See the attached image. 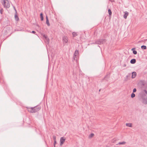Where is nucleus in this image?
I'll use <instances>...</instances> for the list:
<instances>
[{
    "instance_id": "obj_1",
    "label": "nucleus",
    "mask_w": 147,
    "mask_h": 147,
    "mask_svg": "<svg viewBox=\"0 0 147 147\" xmlns=\"http://www.w3.org/2000/svg\"><path fill=\"white\" fill-rule=\"evenodd\" d=\"M27 110L31 113H35L40 110L41 107L40 106H37L34 107H27Z\"/></svg>"
},
{
    "instance_id": "obj_2",
    "label": "nucleus",
    "mask_w": 147,
    "mask_h": 147,
    "mask_svg": "<svg viewBox=\"0 0 147 147\" xmlns=\"http://www.w3.org/2000/svg\"><path fill=\"white\" fill-rule=\"evenodd\" d=\"M2 4L5 8H8L10 7V4L7 0H3Z\"/></svg>"
},
{
    "instance_id": "obj_3",
    "label": "nucleus",
    "mask_w": 147,
    "mask_h": 147,
    "mask_svg": "<svg viewBox=\"0 0 147 147\" xmlns=\"http://www.w3.org/2000/svg\"><path fill=\"white\" fill-rule=\"evenodd\" d=\"M63 43L65 45H67L68 44V40L67 37L66 36H64L63 38Z\"/></svg>"
},
{
    "instance_id": "obj_4",
    "label": "nucleus",
    "mask_w": 147,
    "mask_h": 147,
    "mask_svg": "<svg viewBox=\"0 0 147 147\" xmlns=\"http://www.w3.org/2000/svg\"><path fill=\"white\" fill-rule=\"evenodd\" d=\"M79 56V52L78 50H76L74 54V59L76 61H77L78 58Z\"/></svg>"
},
{
    "instance_id": "obj_5",
    "label": "nucleus",
    "mask_w": 147,
    "mask_h": 147,
    "mask_svg": "<svg viewBox=\"0 0 147 147\" xmlns=\"http://www.w3.org/2000/svg\"><path fill=\"white\" fill-rule=\"evenodd\" d=\"M105 40V39H98L96 41L95 43L98 45H100L103 44Z\"/></svg>"
},
{
    "instance_id": "obj_6",
    "label": "nucleus",
    "mask_w": 147,
    "mask_h": 147,
    "mask_svg": "<svg viewBox=\"0 0 147 147\" xmlns=\"http://www.w3.org/2000/svg\"><path fill=\"white\" fill-rule=\"evenodd\" d=\"M66 140L65 138L64 137H62L60 139V145H62L65 142V141Z\"/></svg>"
},
{
    "instance_id": "obj_7",
    "label": "nucleus",
    "mask_w": 147,
    "mask_h": 147,
    "mask_svg": "<svg viewBox=\"0 0 147 147\" xmlns=\"http://www.w3.org/2000/svg\"><path fill=\"white\" fill-rule=\"evenodd\" d=\"M15 18L16 21H18L19 20V18L17 15V12L16 11L15 15Z\"/></svg>"
},
{
    "instance_id": "obj_8",
    "label": "nucleus",
    "mask_w": 147,
    "mask_h": 147,
    "mask_svg": "<svg viewBox=\"0 0 147 147\" xmlns=\"http://www.w3.org/2000/svg\"><path fill=\"white\" fill-rule=\"evenodd\" d=\"M129 15V13L127 11H125V14L124 15L123 17L124 18L126 19L127 18V16Z\"/></svg>"
},
{
    "instance_id": "obj_9",
    "label": "nucleus",
    "mask_w": 147,
    "mask_h": 147,
    "mask_svg": "<svg viewBox=\"0 0 147 147\" xmlns=\"http://www.w3.org/2000/svg\"><path fill=\"white\" fill-rule=\"evenodd\" d=\"M136 75V73L135 72H133L132 73V78H135Z\"/></svg>"
},
{
    "instance_id": "obj_10",
    "label": "nucleus",
    "mask_w": 147,
    "mask_h": 147,
    "mask_svg": "<svg viewBox=\"0 0 147 147\" xmlns=\"http://www.w3.org/2000/svg\"><path fill=\"white\" fill-rule=\"evenodd\" d=\"M46 24H47V25L48 26H49L50 25V24L49 22L48 17L47 16H46Z\"/></svg>"
},
{
    "instance_id": "obj_11",
    "label": "nucleus",
    "mask_w": 147,
    "mask_h": 147,
    "mask_svg": "<svg viewBox=\"0 0 147 147\" xmlns=\"http://www.w3.org/2000/svg\"><path fill=\"white\" fill-rule=\"evenodd\" d=\"M130 63L131 64H134L136 62V60L135 59H132L130 61Z\"/></svg>"
},
{
    "instance_id": "obj_12",
    "label": "nucleus",
    "mask_w": 147,
    "mask_h": 147,
    "mask_svg": "<svg viewBox=\"0 0 147 147\" xmlns=\"http://www.w3.org/2000/svg\"><path fill=\"white\" fill-rule=\"evenodd\" d=\"M136 49L135 48H133L131 49L132 51H133V53L134 54L136 55L137 53V52L136 51L134 50L135 49Z\"/></svg>"
},
{
    "instance_id": "obj_13",
    "label": "nucleus",
    "mask_w": 147,
    "mask_h": 147,
    "mask_svg": "<svg viewBox=\"0 0 147 147\" xmlns=\"http://www.w3.org/2000/svg\"><path fill=\"white\" fill-rule=\"evenodd\" d=\"M126 125L129 127H132V124L131 123H126Z\"/></svg>"
},
{
    "instance_id": "obj_14",
    "label": "nucleus",
    "mask_w": 147,
    "mask_h": 147,
    "mask_svg": "<svg viewBox=\"0 0 147 147\" xmlns=\"http://www.w3.org/2000/svg\"><path fill=\"white\" fill-rule=\"evenodd\" d=\"M40 18L41 19V21H43V13H40Z\"/></svg>"
},
{
    "instance_id": "obj_15",
    "label": "nucleus",
    "mask_w": 147,
    "mask_h": 147,
    "mask_svg": "<svg viewBox=\"0 0 147 147\" xmlns=\"http://www.w3.org/2000/svg\"><path fill=\"white\" fill-rule=\"evenodd\" d=\"M126 143V142L124 141L122 142H119L118 144H117V145L124 144Z\"/></svg>"
},
{
    "instance_id": "obj_16",
    "label": "nucleus",
    "mask_w": 147,
    "mask_h": 147,
    "mask_svg": "<svg viewBox=\"0 0 147 147\" xmlns=\"http://www.w3.org/2000/svg\"><path fill=\"white\" fill-rule=\"evenodd\" d=\"M143 103L145 104H147V99H144L143 100Z\"/></svg>"
},
{
    "instance_id": "obj_17",
    "label": "nucleus",
    "mask_w": 147,
    "mask_h": 147,
    "mask_svg": "<svg viewBox=\"0 0 147 147\" xmlns=\"http://www.w3.org/2000/svg\"><path fill=\"white\" fill-rule=\"evenodd\" d=\"M72 35L74 37H75L76 36H77V33L76 32H74L72 33Z\"/></svg>"
},
{
    "instance_id": "obj_18",
    "label": "nucleus",
    "mask_w": 147,
    "mask_h": 147,
    "mask_svg": "<svg viewBox=\"0 0 147 147\" xmlns=\"http://www.w3.org/2000/svg\"><path fill=\"white\" fill-rule=\"evenodd\" d=\"M141 48L143 49H146V47L144 45L141 46Z\"/></svg>"
},
{
    "instance_id": "obj_19",
    "label": "nucleus",
    "mask_w": 147,
    "mask_h": 147,
    "mask_svg": "<svg viewBox=\"0 0 147 147\" xmlns=\"http://www.w3.org/2000/svg\"><path fill=\"white\" fill-rule=\"evenodd\" d=\"M94 134H93V133L91 134L89 136V138H92L94 136Z\"/></svg>"
},
{
    "instance_id": "obj_20",
    "label": "nucleus",
    "mask_w": 147,
    "mask_h": 147,
    "mask_svg": "<svg viewBox=\"0 0 147 147\" xmlns=\"http://www.w3.org/2000/svg\"><path fill=\"white\" fill-rule=\"evenodd\" d=\"M108 11L109 14V15L111 16L112 14V12L111 10H110V9H109Z\"/></svg>"
},
{
    "instance_id": "obj_21",
    "label": "nucleus",
    "mask_w": 147,
    "mask_h": 147,
    "mask_svg": "<svg viewBox=\"0 0 147 147\" xmlns=\"http://www.w3.org/2000/svg\"><path fill=\"white\" fill-rule=\"evenodd\" d=\"M135 96V95L134 93H133L131 94V97L132 98H134Z\"/></svg>"
},
{
    "instance_id": "obj_22",
    "label": "nucleus",
    "mask_w": 147,
    "mask_h": 147,
    "mask_svg": "<svg viewBox=\"0 0 147 147\" xmlns=\"http://www.w3.org/2000/svg\"><path fill=\"white\" fill-rule=\"evenodd\" d=\"M53 140H54V141H56V137L55 136H53Z\"/></svg>"
},
{
    "instance_id": "obj_23",
    "label": "nucleus",
    "mask_w": 147,
    "mask_h": 147,
    "mask_svg": "<svg viewBox=\"0 0 147 147\" xmlns=\"http://www.w3.org/2000/svg\"><path fill=\"white\" fill-rule=\"evenodd\" d=\"M44 37L45 38L47 39V41L48 42H49V39H48V38H47V37L46 36H45V35H44Z\"/></svg>"
},
{
    "instance_id": "obj_24",
    "label": "nucleus",
    "mask_w": 147,
    "mask_h": 147,
    "mask_svg": "<svg viewBox=\"0 0 147 147\" xmlns=\"http://www.w3.org/2000/svg\"><path fill=\"white\" fill-rule=\"evenodd\" d=\"M136 91V88H134V89L133 90V92H135Z\"/></svg>"
},
{
    "instance_id": "obj_25",
    "label": "nucleus",
    "mask_w": 147,
    "mask_h": 147,
    "mask_svg": "<svg viewBox=\"0 0 147 147\" xmlns=\"http://www.w3.org/2000/svg\"><path fill=\"white\" fill-rule=\"evenodd\" d=\"M3 9H1L0 10L1 13L2 14L3 12Z\"/></svg>"
},
{
    "instance_id": "obj_26",
    "label": "nucleus",
    "mask_w": 147,
    "mask_h": 147,
    "mask_svg": "<svg viewBox=\"0 0 147 147\" xmlns=\"http://www.w3.org/2000/svg\"><path fill=\"white\" fill-rule=\"evenodd\" d=\"M54 141V147H55V144H56V141Z\"/></svg>"
},
{
    "instance_id": "obj_27",
    "label": "nucleus",
    "mask_w": 147,
    "mask_h": 147,
    "mask_svg": "<svg viewBox=\"0 0 147 147\" xmlns=\"http://www.w3.org/2000/svg\"><path fill=\"white\" fill-rule=\"evenodd\" d=\"M110 1L112 2H115L114 0H109Z\"/></svg>"
},
{
    "instance_id": "obj_28",
    "label": "nucleus",
    "mask_w": 147,
    "mask_h": 147,
    "mask_svg": "<svg viewBox=\"0 0 147 147\" xmlns=\"http://www.w3.org/2000/svg\"><path fill=\"white\" fill-rule=\"evenodd\" d=\"M13 8L14 10H15L16 12V11H16V8H15V7L14 6H13Z\"/></svg>"
},
{
    "instance_id": "obj_29",
    "label": "nucleus",
    "mask_w": 147,
    "mask_h": 147,
    "mask_svg": "<svg viewBox=\"0 0 147 147\" xmlns=\"http://www.w3.org/2000/svg\"><path fill=\"white\" fill-rule=\"evenodd\" d=\"M32 33L33 34H35L36 33V32L34 31H32Z\"/></svg>"
},
{
    "instance_id": "obj_30",
    "label": "nucleus",
    "mask_w": 147,
    "mask_h": 147,
    "mask_svg": "<svg viewBox=\"0 0 147 147\" xmlns=\"http://www.w3.org/2000/svg\"><path fill=\"white\" fill-rule=\"evenodd\" d=\"M144 92H145V93L147 94V91L145 90H144Z\"/></svg>"
},
{
    "instance_id": "obj_31",
    "label": "nucleus",
    "mask_w": 147,
    "mask_h": 147,
    "mask_svg": "<svg viewBox=\"0 0 147 147\" xmlns=\"http://www.w3.org/2000/svg\"><path fill=\"white\" fill-rule=\"evenodd\" d=\"M126 66V64H124L123 65V67H125Z\"/></svg>"
},
{
    "instance_id": "obj_32",
    "label": "nucleus",
    "mask_w": 147,
    "mask_h": 147,
    "mask_svg": "<svg viewBox=\"0 0 147 147\" xmlns=\"http://www.w3.org/2000/svg\"><path fill=\"white\" fill-rule=\"evenodd\" d=\"M112 142H113V143H114V142L113 141V140H112Z\"/></svg>"
},
{
    "instance_id": "obj_33",
    "label": "nucleus",
    "mask_w": 147,
    "mask_h": 147,
    "mask_svg": "<svg viewBox=\"0 0 147 147\" xmlns=\"http://www.w3.org/2000/svg\"><path fill=\"white\" fill-rule=\"evenodd\" d=\"M147 40V39H146V40H145V41H146V40Z\"/></svg>"
}]
</instances>
